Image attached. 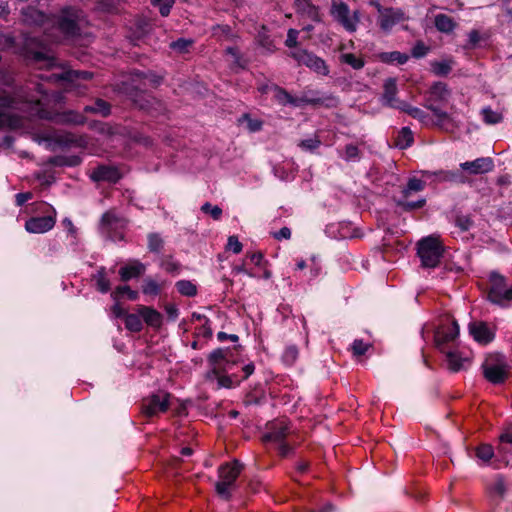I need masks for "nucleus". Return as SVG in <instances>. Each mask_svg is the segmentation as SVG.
<instances>
[{
  "instance_id": "1",
  "label": "nucleus",
  "mask_w": 512,
  "mask_h": 512,
  "mask_svg": "<svg viewBox=\"0 0 512 512\" xmlns=\"http://www.w3.org/2000/svg\"><path fill=\"white\" fill-rule=\"evenodd\" d=\"M44 96H46L44 85L32 80L19 88L14 97L0 93V127L12 130L23 128L25 118L28 117H38L66 125L86 123V117L75 110L61 113L48 111L42 102Z\"/></svg>"
},
{
  "instance_id": "2",
  "label": "nucleus",
  "mask_w": 512,
  "mask_h": 512,
  "mask_svg": "<svg viewBox=\"0 0 512 512\" xmlns=\"http://www.w3.org/2000/svg\"><path fill=\"white\" fill-rule=\"evenodd\" d=\"M82 12L72 7L62 10L61 16H51L49 28H45L44 38L23 35L22 54L26 60L38 66L39 69H51L58 66L52 50L51 43L58 42L59 37L55 32L59 31L67 37H74L80 33Z\"/></svg>"
},
{
  "instance_id": "3",
  "label": "nucleus",
  "mask_w": 512,
  "mask_h": 512,
  "mask_svg": "<svg viewBox=\"0 0 512 512\" xmlns=\"http://www.w3.org/2000/svg\"><path fill=\"white\" fill-rule=\"evenodd\" d=\"M62 72L50 73L46 75H40L38 78L42 81L47 82H67V89L75 90L77 94L83 95L87 90V86L82 84L84 81H89L93 78V73L82 70L66 69L61 66Z\"/></svg>"
},
{
  "instance_id": "4",
  "label": "nucleus",
  "mask_w": 512,
  "mask_h": 512,
  "mask_svg": "<svg viewBox=\"0 0 512 512\" xmlns=\"http://www.w3.org/2000/svg\"><path fill=\"white\" fill-rule=\"evenodd\" d=\"M243 467V464L237 459L219 467V480L215 484V489L219 496L224 499L230 498L231 490Z\"/></svg>"
},
{
  "instance_id": "5",
  "label": "nucleus",
  "mask_w": 512,
  "mask_h": 512,
  "mask_svg": "<svg viewBox=\"0 0 512 512\" xmlns=\"http://www.w3.org/2000/svg\"><path fill=\"white\" fill-rule=\"evenodd\" d=\"M443 252L444 248L437 237L428 236L417 243V254L425 268L438 266Z\"/></svg>"
},
{
  "instance_id": "6",
  "label": "nucleus",
  "mask_w": 512,
  "mask_h": 512,
  "mask_svg": "<svg viewBox=\"0 0 512 512\" xmlns=\"http://www.w3.org/2000/svg\"><path fill=\"white\" fill-rule=\"evenodd\" d=\"M132 80L135 83L133 86L135 93L131 92L130 97L137 107L147 110L150 107L151 99L149 96L143 95L142 92L146 89L147 83L156 86L161 79L150 72L136 70L132 74Z\"/></svg>"
},
{
  "instance_id": "7",
  "label": "nucleus",
  "mask_w": 512,
  "mask_h": 512,
  "mask_svg": "<svg viewBox=\"0 0 512 512\" xmlns=\"http://www.w3.org/2000/svg\"><path fill=\"white\" fill-rule=\"evenodd\" d=\"M126 224V220L112 209L102 215L100 230L101 233L111 241H122L124 240L123 230L126 227Z\"/></svg>"
},
{
  "instance_id": "8",
  "label": "nucleus",
  "mask_w": 512,
  "mask_h": 512,
  "mask_svg": "<svg viewBox=\"0 0 512 512\" xmlns=\"http://www.w3.org/2000/svg\"><path fill=\"white\" fill-rule=\"evenodd\" d=\"M331 16L337 21L346 31L355 32L359 23V12L354 11L351 14L348 5L339 0H333L330 9Z\"/></svg>"
},
{
  "instance_id": "9",
  "label": "nucleus",
  "mask_w": 512,
  "mask_h": 512,
  "mask_svg": "<svg viewBox=\"0 0 512 512\" xmlns=\"http://www.w3.org/2000/svg\"><path fill=\"white\" fill-rule=\"evenodd\" d=\"M489 280L491 287L488 293V299L499 305H505L512 301V286L507 287L505 277L496 271L490 273Z\"/></svg>"
},
{
  "instance_id": "10",
  "label": "nucleus",
  "mask_w": 512,
  "mask_h": 512,
  "mask_svg": "<svg viewBox=\"0 0 512 512\" xmlns=\"http://www.w3.org/2000/svg\"><path fill=\"white\" fill-rule=\"evenodd\" d=\"M288 55L297 61L298 65H304L319 75L327 76L329 74L326 62L306 49L297 48L290 51Z\"/></svg>"
},
{
  "instance_id": "11",
  "label": "nucleus",
  "mask_w": 512,
  "mask_h": 512,
  "mask_svg": "<svg viewBox=\"0 0 512 512\" xmlns=\"http://www.w3.org/2000/svg\"><path fill=\"white\" fill-rule=\"evenodd\" d=\"M483 375L492 384H502L508 377L506 365L498 359V356H489L482 364Z\"/></svg>"
},
{
  "instance_id": "12",
  "label": "nucleus",
  "mask_w": 512,
  "mask_h": 512,
  "mask_svg": "<svg viewBox=\"0 0 512 512\" xmlns=\"http://www.w3.org/2000/svg\"><path fill=\"white\" fill-rule=\"evenodd\" d=\"M271 91L274 92V97L276 101L280 105H291L294 107H299L301 105H320L324 104V99L322 98H307L306 96L301 97H293L290 93H288L287 90L284 88L272 84L271 85Z\"/></svg>"
},
{
  "instance_id": "13",
  "label": "nucleus",
  "mask_w": 512,
  "mask_h": 512,
  "mask_svg": "<svg viewBox=\"0 0 512 512\" xmlns=\"http://www.w3.org/2000/svg\"><path fill=\"white\" fill-rule=\"evenodd\" d=\"M170 394L159 392L142 401V413L147 417H153L160 412L167 411L169 407Z\"/></svg>"
},
{
  "instance_id": "14",
  "label": "nucleus",
  "mask_w": 512,
  "mask_h": 512,
  "mask_svg": "<svg viewBox=\"0 0 512 512\" xmlns=\"http://www.w3.org/2000/svg\"><path fill=\"white\" fill-rule=\"evenodd\" d=\"M423 176L437 183L449 182L456 184H464L467 177L460 170H439V171H423Z\"/></svg>"
},
{
  "instance_id": "15",
  "label": "nucleus",
  "mask_w": 512,
  "mask_h": 512,
  "mask_svg": "<svg viewBox=\"0 0 512 512\" xmlns=\"http://www.w3.org/2000/svg\"><path fill=\"white\" fill-rule=\"evenodd\" d=\"M49 208L53 210L54 214H56L55 210L51 206H49ZM55 223V215L32 217L26 221L25 229L29 233L42 234L50 231L54 227Z\"/></svg>"
},
{
  "instance_id": "16",
  "label": "nucleus",
  "mask_w": 512,
  "mask_h": 512,
  "mask_svg": "<svg viewBox=\"0 0 512 512\" xmlns=\"http://www.w3.org/2000/svg\"><path fill=\"white\" fill-rule=\"evenodd\" d=\"M383 89L384 91L381 96L382 105L398 110H401L402 107H405V101H401L396 97L398 91L396 79H386L383 85Z\"/></svg>"
},
{
  "instance_id": "17",
  "label": "nucleus",
  "mask_w": 512,
  "mask_h": 512,
  "mask_svg": "<svg viewBox=\"0 0 512 512\" xmlns=\"http://www.w3.org/2000/svg\"><path fill=\"white\" fill-rule=\"evenodd\" d=\"M89 177L93 182L117 183L122 175L115 166L98 165L91 170Z\"/></svg>"
},
{
  "instance_id": "18",
  "label": "nucleus",
  "mask_w": 512,
  "mask_h": 512,
  "mask_svg": "<svg viewBox=\"0 0 512 512\" xmlns=\"http://www.w3.org/2000/svg\"><path fill=\"white\" fill-rule=\"evenodd\" d=\"M229 355L230 351L224 348L215 349L209 354L208 361L213 365V372L215 374H218L220 371H228L233 365L228 359Z\"/></svg>"
},
{
  "instance_id": "19",
  "label": "nucleus",
  "mask_w": 512,
  "mask_h": 512,
  "mask_svg": "<svg viewBox=\"0 0 512 512\" xmlns=\"http://www.w3.org/2000/svg\"><path fill=\"white\" fill-rule=\"evenodd\" d=\"M22 19L23 22L28 25L43 26L45 29L50 26L51 16L46 15L34 7H27L22 9Z\"/></svg>"
},
{
  "instance_id": "20",
  "label": "nucleus",
  "mask_w": 512,
  "mask_h": 512,
  "mask_svg": "<svg viewBox=\"0 0 512 512\" xmlns=\"http://www.w3.org/2000/svg\"><path fill=\"white\" fill-rule=\"evenodd\" d=\"M469 333L475 341L481 344H487L494 339V332L489 329L485 322H471L469 324Z\"/></svg>"
},
{
  "instance_id": "21",
  "label": "nucleus",
  "mask_w": 512,
  "mask_h": 512,
  "mask_svg": "<svg viewBox=\"0 0 512 512\" xmlns=\"http://www.w3.org/2000/svg\"><path fill=\"white\" fill-rule=\"evenodd\" d=\"M462 170L470 174H483L491 171L494 167L493 160L489 157L477 158L474 161H467L460 164Z\"/></svg>"
},
{
  "instance_id": "22",
  "label": "nucleus",
  "mask_w": 512,
  "mask_h": 512,
  "mask_svg": "<svg viewBox=\"0 0 512 512\" xmlns=\"http://www.w3.org/2000/svg\"><path fill=\"white\" fill-rule=\"evenodd\" d=\"M459 335V326L456 321H452L448 325H442L435 334L436 345L441 348L445 343L454 341Z\"/></svg>"
},
{
  "instance_id": "23",
  "label": "nucleus",
  "mask_w": 512,
  "mask_h": 512,
  "mask_svg": "<svg viewBox=\"0 0 512 512\" xmlns=\"http://www.w3.org/2000/svg\"><path fill=\"white\" fill-rule=\"evenodd\" d=\"M406 19L405 13L401 9L386 8L383 11V17H379L380 28L389 31L397 23Z\"/></svg>"
},
{
  "instance_id": "24",
  "label": "nucleus",
  "mask_w": 512,
  "mask_h": 512,
  "mask_svg": "<svg viewBox=\"0 0 512 512\" xmlns=\"http://www.w3.org/2000/svg\"><path fill=\"white\" fill-rule=\"evenodd\" d=\"M450 96L451 91L445 83L435 82L429 90V97L427 98L426 103L444 105L448 102Z\"/></svg>"
},
{
  "instance_id": "25",
  "label": "nucleus",
  "mask_w": 512,
  "mask_h": 512,
  "mask_svg": "<svg viewBox=\"0 0 512 512\" xmlns=\"http://www.w3.org/2000/svg\"><path fill=\"white\" fill-rule=\"evenodd\" d=\"M294 4L296 12L301 16L307 17L313 22L321 21L319 9L311 2V0H294Z\"/></svg>"
},
{
  "instance_id": "26",
  "label": "nucleus",
  "mask_w": 512,
  "mask_h": 512,
  "mask_svg": "<svg viewBox=\"0 0 512 512\" xmlns=\"http://www.w3.org/2000/svg\"><path fill=\"white\" fill-rule=\"evenodd\" d=\"M146 271V266L138 260H132L127 265L119 270V275L122 281L126 282L132 278L143 275Z\"/></svg>"
},
{
  "instance_id": "27",
  "label": "nucleus",
  "mask_w": 512,
  "mask_h": 512,
  "mask_svg": "<svg viewBox=\"0 0 512 512\" xmlns=\"http://www.w3.org/2000/svg\"><path fill=\"white\" fill-rule=\"evenodd\" d=\"M137 312L141 315L144 322L153 328H159L162 325V314L156 309L140 305L137 308Z\"/></svg>"
},
{
  "instance_id": "28",
  "label": "nucleus",
  "mask_w": 512,
  "mask_h": 512,
  "mask_svg": "<svg viewBox=\"0 0 512 512\" xmlns=\"http://www.w3.org/2000/svg\"><path fill=\"white\" fill-rule=\"evenodd\" d=\"M288 434V426L283 422L274 423L270 431L263 435L264 442L281 443Z\"/></svg>"
},
{
  "instance_id": "29",
  "label": "nucleus",
  "mask_w": 512,
  "mask_h": 512,
  "mask_svg": "<svg viewBox=\"0 0 512 512\" xmlns=\"http://www.w3.org/2000/svg\"><path fill=\"white\" fill-rule=\"evenodd\" d=\"M434 25L441 33L449 34L456 28V22L446 14H437L434 18Z\"/></svg>"
},
{
  "instance_id": "30",
  "label": "nucleus",
  "mask_w": 512,
  "mask_h": 512,
  "mask_svg": "<svg viewBox=\"0 0 512 512\" xmlns=\"http://www.w3.org/2000/svg\"><path fill=\"white\" fill-rule=\"evenodd\" d=\"M446 361L448 368L453 372H458L459 370L465 368V362H468V358L462 357L456 351H449L446 353Z\"/></svg>"
},
{
  "instance_id": "31",
  "label": "nucleus",
  "mask_w": 512,
  "mask_h": 512,
  "mask_svg": "<svg viewBox=\"0 0 512 512\" xmlns=\"http://www.w3.org/2000/svg\"><path fill=\"white\" fill-rule=\"evenodd\" d=\"M84 112L91 114H99L103 117H106L111 112V106L107 101L98 98L96 99L93 105H86L84 107Z\"/></svg>"
},
{
  "instance_id": "32",
  "label": "nucleus",
  "mask_w": 512,
  "mask_h": 512,
  "mask_svg": "<svg viewBox=\"0 0 512 512\" xmlns=\"http://www.w3.org/2000/svg\"><path fill=\"white\" fill-rule=\"evenodd\" d=\"M414 142V137L409 127H403L395 138V146L399 149H406L410 147Z\"/></svg>"
},
{
  "instance_id": "33",
  "label": "nucleus",
  "mask_w": 512,
  "mask_h": 512,
  "mask_svg": "<svg viewBox=\"0 0 512 512\" xmlns=\"http://www.w3.org/2000/svg\"><path fill=\"white\" fill-rule=\"evenodd\" d=\"M56 141L59 145L64 146V147H71V146L81 147L86 143V141L83 137L76 136L73 133L61 134L57 137Z\"/></svg>"
},
{
  "instance_id": "34",
  "label": "nucleus",
  "mask_w": 512,
  "mask_h": 512,
  "mask_svg": "<svg viewBox=\"0 0 512 512\" xmlns=\"http://www.w3.org/2000/svg\"><path fill=\"white\" fill-rule=\"evenodd\" d=\"M498 452L500 454H512V427H508L499 436Z\"/></svg>"
},
{
  "instance_id": "35",
  "label": "nucleus",
  "mask_w": 512,
  "mask_h": 512,
  "mask_svg": "<svg viewBox=\"0 0 512 512\" xmlns=\"http://www.w3.org/2000/svg\"><path fill=\"white\" fill-rule=\"evenodd\" d=\"M401 111L406 112L408 115L419 120L424 125H429L432 122L430 116L426 112L420 108L409 105L407 102H405V107H402Z\"/></svg>"
},
{
  "instance_id": "36",
  "label": "nucleus",
  "mask_w": 512,
  "mask_h": 512,
  "mask_svg": "<svg viewBox=\"0 0 512 512\" xmlns=\"http://www.w3.org/2000/svg\"><path fill=\"white\" fill-rule=\"evenodd\" d=\"M141 318L139 313H128L124 319L126 329L131 332H140L143 328Z\"/></svg>"
},
{
  "instance_id": "37",
  "label": "nucleus",
  "mask_w": 512,
  "mask_h": 512,
  "mask_svg": "<svg viewBox=\"0 0 512 512\" xmlns=\"http://www.w3.org/2000/svg\"><path fill=\"white\" fill-rule=\"evenodd\" d=\"M380 59L384 63H398L405 64L409 56L407 54L401 53L399 51L385 52L380 55Z\"/></svg>"
},
{
  "instance_id": "38",
  "label": "nucleus",
  "mask_w": 512,
  "mask_h": 512,
  "mask_svg": "<svg viewBox=\"0 0 512 512\" xmlns=\"http://www.w3.org/2000/svg\"><path fill=\"white\" fill-rule=\"evenodd\" d=\"M93 277L96 280L98 291L101 293H107L110 290V281L106 277L105 267H100Z\"/></svg>"
},
{
  "instance_id": "39",
  "label": "nucleus",
  "mask_w": 512,
  "mask_h": 512,
  "mask_svg": "<svg viewBox=\"0 0 512 512\" xmlns=\"http://www.w3.org/2000/svg\"><path fill=\"white\" fill-rule=\"evenodd\" d=\"M425 187V182L418 178H410L406 187L402 190V197L408 198L412 192L422 191Z\"/></svg>"
},
{
  "instance_id": "40",
  "label": "nucleus",
  "mask_w": 512,
  "mask_h": 512,
  "mask_svg": "<svg viewBox=\"0 0 512 512\" xmlns=\"http://www.w3.org/2000/svg\"><path fill=\"white\" fill-rule=\"evenodd\" d=\"M148 239V250L152 253H160L164 248V240L158 233H150L147 236Z\"/></svg>"
},
{
  "instance_id": "41",
  "label": "nucleus",
  "mask_w": 512,
  "mask_h": 512,
  "mask_svg": "<svg viewBox=\"0 0 512 512\" xmlns=\"http://www.w3.org/2000/svg\"><path fill=\"white\" fill-rule=\"evenodd\" d=\"M340 61L344 64L351 66L355 70L363 68L365 64L364 60L361 57H358L352 53L341 54Z\"/></svg>"
},
{
  "instance_id": "42",
  "label": "nucleus",
  "mask_w": 512,
  "mask_h": 512,
  "mask_svg": "<svg viewBox=\"0 0 512 512\" xmlns=\"http://www.w3.org/2000/svg\"><path fill=\"white\" fill-rule=\"evenodd\" d=\"M494 456V448L490 444H481L476 448V457L483 463H488Z\"/></svg>"
},
{
  "instance_id": "43",
  "label": "nucleus",
  "mask_w": 512,
  "mask_h": 512,
  "mask_svg": "<svg viewBox=\"0 0 512 512\" xmlns=\"http://www.w3.org/2000/svg\"><path fill=\"white\" fill-rule=\"evenodd\" d=\"M481 114L484 122L489 125L498 124L503 120L502 114L492 110L490 107L483 108Z\"/></svg>"
},
{
  "instance_id": "44",
  "label": "nucleus",
  "mask_w": 512,
  "mask_h": 512,
  "mask_svg": "<svg viewBox=\"0 0 512 512\" xmlns=\"http://www.w3.org/2000/svg\"><path fill=\"white\" fill-rule=\"evenodd\" d=\"M407 199L408 198H402L397 200L396 202L397 206L401 207L406 212L422 208L426 203V200L424 198H421L417 201H408Z\"/></svg>"
},
{
  "instance_id": "45",
  "label": "nucleus",
  "mask_w": 512,
  "mask_h": 512,
  "mask_svg": "<svg viewBox=\"0 0 512 512\" xmlns=\"http://www.w3.org/2000/svg\"><path fill=\"white\" fill-rule=\"evenodd\" d=\"M177 290L180 294L188 297L195 296L197 294L196 286L188 280H180L176 283Z\"/></svg>"
},
{
  "instance_id": "46",
  "label": "nucleus",
  "mask_w": 512,
  "mask_h": 512,
  "mask_svg": "<svg viewBox=\"0 0 512 512\" xmlns=\"http://www.w3.org/2000/svg\"><path fill=\"white\" fill-rule=\"evenodd\" d=\"M160 290H161V287L155 280H153L150 277L144 279L143 285H142L143 294L156 296L160 293Z\"/></svg>"
},
{
  "instance_id": "47",
  "label": "nucleus",
  "mask_w": 512,
  "mask_h": 512,
  "mask_svg": "<svg viewBox=\"0 0 512 512\" xmlns=\"http://www.w3.org/2000/svg\"><path fill=\"white\" fill-rule=\"evenodd\" d=\"M439 104L437 103H426L425 107L433 112V114L437 117V122L435 123L437 126H442L443 123L449 118L448 114L439 108Z\"/></svg>"
},
{
  "instance_id": "48",
  "label": "nucleus",
  "mask_w": 512,
  "mask_h": 512,
  "mask_svg": "<svg viewBox=\"0 0 512 512\" xmlns=\"http://www.w3.org/2000/svg\"><path fill=\"white\" fill-rule=\"evenodd\" d=\"M439 104L437 103H426L425 107L433 112V114L437 117V122L435 123L437 126H442L443 123L449 118L448 114L439 108Z\"/></svg>"
},
{
  "instance_id": "49",
  "label": "nucleus",
  "mask_w": 512,
  "mask_h": 512,
  "mask_svg": "<svg viewBox=\"0 0 512 512\" xmlns=\"http://www.w3.org/2000/svg\"><path fill=\"white\" fill-rule=\"evenodd\" d=\"M321 145V140L318 136H314L312 138L301 140L298 143V147H300L304 151L314 152Z\"/></svg>"
},
{
  "instance_id": "50",
  "label": "nucleus",
  "mask_w": 512,
  "mask_h": 512,
  "mask_svg": "<svg viewBox=\"0 0 512 512\" xmlns=\"http://www.w3.org/2000/svg\"><path fill=\"white\" fill-rule=\"evenodd\" d=\"M299 355L298 348L295 345H290L286 347L283 352L282 360L287 365H292L295 363Z\"/></svg>"
},
{
  "instance_id": "51",
  "label": "nucleus",
  "mask_w": 512,
  "mask_h": 512,
  "mask_svg": "<svg viewBox=\"0 0 512 512\" xmlns=\"http://www.w3.org/2000/svg\"><path fill=\"white\" fill-rule=\"evenodd\" d=\"M341 156L347 162L357 161L360 159V151L356 145L347 144L344 148V153Z\"/></svg>"
},
{
  "instance_id": "52",
  "label": "nucleus",
  "mask_w": 512,
  "mask_h": 512,
  "mask_svg": "<svg viewBox=\"0 0 512 512\" xmlns=\"http://www.w3.org/2000/svg\"><path fill=\"white\" fill-rule=\"evenodd\" d=\"M175 3V0H151L153 6L159 7V13L163 17H167Z\"/></svg>"
},
{
  "instance_id": "53",
  "label": "nucleus",
  "mask_w": 512,
  "mask_h": 512,
  "mask_svg": "<svg viewBox=\"0 0 512 512\" xmlns=\"http://www.w3.org/2000/svg\"><path fill=\"white\" fill-rule=\"evenodd\" d=\"M194 41L192 39H186V38H179L170 44V48L179 52V53H185L188 51V48L192 46Z\"/></svg>"
},
{
  "instance_id": "54",
  "label": "nucleus",
  "mask_w": 512,
  "mask_h": 512,
  "mask_svg": "<svg viewBox=\"0 0 512 512\" xmlns=\"http://www.w3.org/2000/svg\"><path fill=\"white\" fill-rule=\"evenodd\" d=\"M201 211L209 214L214 220H219L222 216V209L217 205L213 206L210 202H205L201 206Z\"/></svg>"
},
{
  "instance_id": "55",
  "label": "nucleus",
  "mask_w": 512,
  "mask_h": 512,
  "mask_svg": "<svg viewBox=\"0 0 512 512\" xmlns=\"http://www.w3.org/2000/svg\"><path fill=\"white\" fill-rule=\"evenodd\" d=\"M432 71L438 76H445L451 71V65L446 61L434 62Z\"/></svg>"
},
{
  "instance_id": "56",
  "label": "nucleus",
  "mask_w": 512,
  "mask_h": 512,
  "mask_svg": "<svg viewBox=\"0 0 512 512\" xmlns=\"http://www.w3.org/2000/svg\"><path fill=\"white\" fill-rule=\"evenodd\" d=\"M455 224L462 231H468L472 227L473 221L469 215H457L455 218Z\"/></svg>"
},
{
  "instance_id": "57",
  "label": "nucleus",
  "mask_w": 512,
  "mask_h": 512,
  "mask_svg": "<svg viewBox=\"0 0 512 512\" xmlns=\"http://www.w3.org/2000/svg\"><path fill=\"white\" fill-rule=\"evenodd\" d=\"M242 120L246 121L247 129L250 132H257L262 129V121L258 119H252L248 114H244Z\"/></svg>"
},
{
  "instance_id": "58",
  "label": "nucleus",
  "mask_w": 512,
  "mask_h": 512,
  "mask_svg": "<svg viewBox=\"0 0 512 512\" xmlns=\"http://www.w3.org/2000/svg\"><path fill=\"white\" fill-rule=\"evenodd\" d=\"M298 35L299 31L296 29H289L287 32V38L285 40V45L288 48H296L298 44Z\"/></svg>"
},
{
  "instance_id": "59",
  "label": "nucleus",
  "mask_w": 512,
  "mask_h": 512,
  "mask_svg": "<svg viewBox=\"0 0 512 512\" xmlns=\"http://www.w3.org/2000/svg\"><path fill=\"white\" fill-rule=\"evenodd\" d=\"M429 51V47L426 46L422 41H419L412 48L411 54L414 58H422Z\"/></svg>"
},
{
  "instance_id": "60",
  "label": "nucleus",
  "mask_w": 512,
  "mask_h": 512,
  "mask_svg": "<svg viewBox=\"0 0 512 512\" xmlns=\"http://www.w3.org/2000/svg\"><path fill=\"white\" fill-rule=\"evenodd\" d=\"M369 348V344L363 342V340L356 339L352 344V350L354 355L361 356L366 353Z\"/></svg>"
},
{
  "instance_id": "61",
  "label": "nucleus",
  "mask_w": 512,
  "mask_h": 512,
  "mask_svg": "<svg viewBox=\"0 0 512 512\" xmlns=\"http://www.w3.org/2000/svg\"><path fill=\"white\" fill-rule=\"evenodd\" d=\"M226 53L231 55L234 58V64L240 68L245 67V61L242 60V57L236 47H227Z\"/></svg>"
},
{
  "instance_id": "62",
  "label": "nucleus",
  "mask_w": 512,
  "mask_h": 512,
  "mask_svg": "<svg viewBox=\"0 0 512 512\" xmlns=\"http://www.w3.org/2000/svg\"><path fill=\"white\" fill-rule=\"evenodd\" d=\"M118 295H127L130 300H136L138 298V292L132 290L128 285L119 286L115 291Z\"/></svg>"
},
{
  "instance_id": "63",
  "label": "nucleus",
  "mask_w": 512,
  "mask_h": 512,
  "mask_svg": "<svg viewBox=\"0 0 512 512\" xmlns=\"http://www.w3.org/2000/svg\"><path fill=\"white\" fill-rule=\"evenodd\" d=\"M242 243L238 240V238L234 235L229 236L227 248L233 251L235 254H238L242 251Z\"/></svg>"
},
{
  "instance_id": "64",
  "label": "nucleus",
  "mask_w": 512,
  "mask_h": 512,
  "mask_svg": "<svg viewBox=\"0 0 512 512\" xmlns=\"http://www.w3.org/2000/svg\"><path fill=\"white\" fill-rule=\"evenodd\" d=\"M492 492L499 495L500 497L504 496V494L506 492V485H505L504 479L501 476H499L496 479V481L492 487Z\"/></svg>"
}]
</instances>
